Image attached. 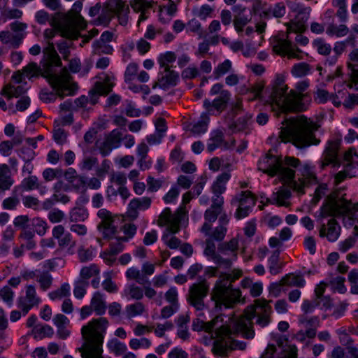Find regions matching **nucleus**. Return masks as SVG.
I'll list each match as a JSON object with an SVG mask.
<instances>
[{"mask_svg": "<svg viewBox=\"0 0 358 358\" xmlns=\"http://www.w3.org/2000/svg\"><path fill=\"white\" fill-rule=\"evenodd\" d=\"M271 301L265 299H256L252 305L247 308L243 315L234 322L232 329L224 324L217 328L211 336L214 339L212 349L213 353L226 357L231 350H244L247 346L246 343L232 339L231 335L241 334L245 339H252L255 334L252 319L255 318V324L261 327L267 326L271 322L272 313V308L269 304Z\"/></svg>", "mask_w": 358, "mask_h": 358, "instance_id": "f257e3e1", "label": "nucleus"}, {"mask_svg": "<svg viewBox=\"0 0 358 358\" xmlns=\"http://www.w3.org/2000/svg\"><path fill=\"white\" fill-rule=\"evenodd\" d=\"M299 164V160L292 157H287L284 160L270 154L266 155L259 162V169L271 176L278 175L286 183L300 194H303V189L308 185L316 183L317 178L309 167L306 166L303 178L294 180V171Z\"/></svg>", "mask_w": 358, "mask_h": 358, "instance_id": "f03ea898", "label": "nucleus"}, {"mask_svg": "<svg viewBox=\"0 0 358 358\" xmlns=\"http://www.w3.org/2000/svg\"><path fill=\"white\" fill-rule=\"evenodd\" d=\"M308 87V80H301L296 84L295 90H292L287 93V85L282 78L278 77L274 82L271 94L272 104L285 113L303 111L306 110V106L302 102L305 96L303 92Z\"/></svg>", "mask_w": 358, "mask_h": 358, "instance_id": "7ed1b4c3", "label": "nucleus"}, {"mask_svg": "<svg viewBox=\"0 0 358 358\" xmlns=\"http://www.w3.org/2000/svg\"><path fill=\"white\" fill-rule=\"evenodd\" d=\"M56 34L53 29H46L43 36L48 40L47 46L43 49V66H47L45 76L49 78L50 83L59 89V93L70 94L75 90L76 85L71 84L69 81V73L66 69H63L59 73H55L52 71L53 66H60L62 62L59 56L55 50L54 43L50 40L52 39Z\"/></svg>", "mask_w": 358, "mask_h": 358, "instance_id": "20e7f679", "label": "nucleus"}, {"mask_svg": "<svg viewBox=\"0 0 358 358\" xmlns=\"http://www.w3.org/2000/svg\"><path fill=\"white\" fill-rule=\"evenodd\" d=\"M108 326L109 322L107 318L101 317L92 319L82 327L83 343L78 348L82 358L100 357L101 352H103L102 346Z\"/></svg>", "mask_w": 358, "mask_h": 358, "instance_id": "39448f33", "label": "nucleus"}, {"mask_svg": "<svg viewBox=\"0 0 358 358\" xmlns=\"http://www.w3.org/2000/svg\"><path fill=\"white\" fill-rule=\"evenodd\" d=\"M242 275L240 270L234 271L233 275L220 273L210 292V299L215 304V308L221 310L232 308L240 302H244L239 289L234 288L232 282Z\"/></svg>", "mask_w": 358, "mask_h": 358, "instance_id": "423d86ee", "label": "nucleus"}, {"mask_svg": "<svg viewBox=\"0 0 358 358\" xmlns=\"http://www.w3.org/2000/svg\"><path fill=\"white\" fill-rule=\"evenodd\" d=\"M317 127L316 124L302 115L290 120L287 126L280 131L279 138L282 142H291L299 148L317 145L320 141L313 133Z\"/></svg>", "mask_w": 358, "mask_h": 358, "instance_id": "0eeeda50", "label": "nucleus"}, {"mask_svg": "<svg viewBox=\"0 0 358 358\" xmlns=\"http://www.w3.org/2000/svg\"><path fill=\"white\" fill-rule=\"evenodd\" d=\"M344 215L358 224V203L352 204L338 193L329 194L321 207L320 217Z\"/></svg>", "mask_w": 358, "mask_h": 358, "instance_id": "6e6552de", "label": "nucleus"}, {"mask_svg": "<svg viewBox=\"0 0 358 358\" xmlns=\"http://www.w3.org/2000/svg\"><path fill=\"white\" fill-rule=\"evenodd\" d=\"M82 6L81 1H76L71 10L65 15L63 21L57 26V29L62 36L77 38L79 36V30L86 27V22L80 14Z\"/></svg>", "mask_w": 358, "mask_h": 358, "instance_id": "1a4fd4ad", "label": "nucleus"}, {"mask_svg": "<svg viewBox=\"0 0 358 358\" xmlns=\"http://www.w3.org/2000/svg\"><path fill=\"white\" fill-rule=\"evenodd\" d=\"M129 8L123 0H107L98 17L99 24H107L116 16L119 24L126 26L129 22Z\"/></svg>", "mask_w": 358, "mask_h": 358, "instance_id": "9d476101", "label": "nucleus"}, {"mask_svg": "<svg viewBox=\"0 0 358 358\" xmlns=\"http://www.w3.org/2000/svg\"><path fill=\"white\" fill-rule=\"evenodd\" d=\"M99 80L96 81L94 87L89 92V103L95 105L100 96H106L108 94L115 85V77L113 74L109 75L101 73L98 76Z\"/></svg>", "mask_w": 358, "mask_h": 358, "instance_id": "9b49d317", "label": "nucleus"}, {"mask_svg": "<svg viewBox=\"0 0 358 358\" xmlns=\"http://www.w3.org/2000/svg\"><path fill=\"white\" fill-rule=\"evenodd\" d=\"M208 291L209 285L205 280L194 283L189 287L187 301L196 311L203 310L206 308L204 298L207 296Z\"/></svg>", "mask_w": 358, "mask_h": 358, "instance_id": "f8f14e48", "label": "nucleus"}, {"mask_svg": "<svg viewBox=\"0 0 358 358\" xmlns=\"http://www.w3.org/2000/svg\"><path fill=\"white\" fill-rule=\"evenodd\" d=\"M183 216L181 209H178L174 213L169 208H166L159 215L157 224L159 227H166V231L171 234H176L180 230V224Z\"/></svg>", "mask_w": 358, "mask_h": 358, "instance_id": "ddd939ff", "label": "nucleus"}, {"mask_svg": "<svg viewBox=\"0 0 358 358\" xmlns=\"http://www.w3.org/2000/svg\"><path fill=\"white\" fill-rule=\"evenodd\" d=\"M41 301L35 285H27L25 286L24 294L17 299V306L25 315L31 308L38 307Z\"/></svg>", "mask_w": 358, "mask_h": 358, "instance_id": "4468645a", "label": "nucleus"}, {"mask_svg": "<svg viewBox=\"0 0 358 358\" xmlns=\"http://www.w3.org/2000/svg\"><path fill=\"white\" fill-rule=\"evenodd\" d=\"M256 199L250 191H243L232 200L231 204L238 207L236 217L241 219L246 217L250 210L255 205Z\"/></svg>", "mask_w": 358, "mask_h": 358, "instance_id": "2eb2a0df", "label": "nucleus"}, {"mask_svg": "<svg viewBox=\"0 0 358 358\" xmlns=\"http://www.w3.org/2000/svg\"><path fill=\"white\" fill-rule=\"evenodd\" d=\"M100 219L97 228L104 238H112L117 233L115 225V215L109 210L101 208L97 213Z\"/></svg>", "mask_w": 358, "mask_h": 358, "instance_id": "dca6fc26", "label": "nucleus"}, {"mask_svg": "<svg viewBox=\"0 0 358 358\" xmlns=\"http://www.w3.org/2000/svg\"><path fill=\"white\" fill-rule=\"evenodd\" d=\"M273 50L279 55H286L289 58H301V51L289 39L277 38L273 45Z\"/></svg>", "mask_w": 358, "mask_h": 358, "instance_id": "f3484780", "label": "nucleus"}, {"mask_svg": "<svg viewBox=\"0 0 358 358\" xmlns=\"http://www.w3.org/2000/svg\"><path fill=\"white\" fill-rule=\"evenodd\" d=\"M339 143L337 141L329 142L320 162V167L324 169L328 165H332L333 167H338L340 162L338 159V150Z\"/></svg>", "mask_w": 358, "mask_h": 358, "instance_id": "a211bd4d", "label": "nucleus"}, {"mask_svg": "<svg viewBox=\"0 0 358 358\" xmlns=\"http://www.w3.org/2000/svg\"><path fill=\"white\" fill-rule=\"evenodd\" d=\"M204 254L211 259L219 267L225 268L231 266V260L228 258H224L220 252H216L215 245L211 238L206 239Z\"/></svg>", "mask_w": 358, "mask_h": 358, "instance_id": "6ab92c4d", "label": "nucleus"}, {"mask_svg": "<svg viewBox=\"0 0 358 358\" xmlns=\"http://www.w3.org/2000/svg\"><path fill=\"white\" fill-rule=\"evenodd\" d=\"M310 8H299L294 20L288 25L287 31L290 32H302L306 29V23L310 15Z\"/></svg>", "mask_w": 358, "mask_h": 358, "instance_id": "aec40b11", "label": "nucleus"}, {"mask_svg": "<svg viewBox=\"0 0 358 358\" xmlns=\"http://www.w3.org/2000/svg\"><path fill=\"white\" fill-rule=\"evenodd\" d=\"M162 70L160 71L158 81L155 83L152 87L156 88L159 86L161 88L166 89L171 86H175L177 84L179 76L178 73L171 70V68H161Z\"/></svg>", "mask_w": 358, "mask_h": 358, "instance_id": "412c9836", "label": "nucleus"}, {"mask_svg": "<svg viewBox=\"0 0 358 358\" xmlns=\"http://www.w3.org/2000/svg\"><path fill=\"white\" fill-rule=\"evenodd\" d=\"M151 199L149 197L135 198L130 201L127 211V217L134 220L138 215V210H145L150 208Z\"/></svg>", "mask_w": 358, "mask_h": 358, "instance_id": "4be33fe9", "label": "nucleus"}, {"mask_svg": "<svg viewBox=\"0 0 358 358\" xmlns=\"http://www.w3.org/2000/svg\"><path fill=\"white\" fill-rule=\"evenodd\" d=\"M122 138V134L120 131L113 130L106 136L103 145L100 148L101 155L103 156L108 155L113 149L120 147Z\"/></svg>", "mask_w": 358, "mask_h": 358, "instance_id": "5701e85b", "label": "nucleus"}, {"mask_svg": "<svg viewBox=\"0 0 358 358\" xmlns=\"http://www.w3.org/2000/svg\"><path fill=\"white\" fill-rule=\"evenodd\" d=\"M341 227L337 221L332 218L330 219L327 224H323L320 229L319 235L320 237H326L329 241H336L340 235Z\"/></svg>", "mask_w": 358, "mask_h": 358, "instance_id": "b1692460", "label": "nucleus"}, {"mask_svg": "<svg viewBox=\"0 0 358 358\" xmlns=\"http://www.w3.org/2000/svg\"><path fill=\"white\" fill-rule=\"evenodd\" d=\"M218 252L224 257L231 260V262L237 258L238 249V241L236 238H231L228 242H223L218 245Z\"/></svg>", "mask_w": 358, "mask_h": 358, "instance_id": "393cba45", "label": "nucleus"}, {"mask_svg": "<svg viewBox=\"0 0 358 358\" xmlns=\"http://www.w3.org/2000/svg\"><path fill=\"white\" fill-rule=\"evenodd\" d=\"M222 322L223 318L222 315H217L212 320L207 322L202 318H196L192 322V329L196 331H205L206 332H210L219 323Z\"/></svg>", "mask_w": 358, "mask_h": 358, "instance_id": "a878e982", "label": "nucleus"}, {"mask_svg": "<svg viewBox=\"0 0 358 358\" xmlns=\"http://www.w3.org/2000/svg\"><path fill=\"white\" fill-rule=\"evenodd\" d=\"M43 69H44V72L42 73V76L48 79L49 83L51 85L52 88L56 91V94L52 93V92H48L42 91L41 93V95H40L41 99L43 101L45 102V103H49V102L55 101L56 99H57V95L61 96V97H64V96H68L69 94L59 93L60 92H59V89H57L56 87H54V86H52V85L50 83V82L49 80V78L47 76H45L46 71H47V66H43ZM71 76L69 75V82L71 84H74L76 85V88L69 95L73 94L75 93V92L77 90V89H78L77 85L75 83L71 82Z\"/></svg>", "mask_w": 358, "mask_h": 358, "instance_id": "bb28decb", "label": "nucleus"}, {"mask_svg": "<svg viewBox=\"0 0 358 358\" xmlns=\"http://www.w3.org/2000/svg\"><path fill=\"white\" fill-rule=\"evenodd\" d=\"M90 306L94 309V312H95L96 315H103L107 309L104 294L100 292H94L91 299Z\"/></svg>", "mask_w": 358, "mask_h": 358, "instance_id": "cd10ccee", "label": "nucleus"}, {"mask_svg": "<svg viewBox=\"0 0 358 358\" xmlns=\"http://www.w3.org/2000/svg\"><path fill=\"white\" fill-rule=\"evenodd\" d=\"M222 146H224L225 148H228L227 143L224 140L223 132L220 130L213 131L210 134V137L208 141L207 150L211 152Z\"/></svg>", "mask_w": 358, "mask_h": 358, "instance_id": "c85d7f7f", "label": "nucleus"}, {"mask_svg": "<svg viewBox=\"0 0 358 358\" xmlns=\"http://www.w3.org/2000/svg\"><path fill=\"white\" fill-rule=\"evenodd\" d=\"M13 184L8 165L0 164V192L10 189Z\"/></svg>", "mask_w": 358, "mask_h": 358, "instance_id": "c756f323", "label": "nucleus"}, {"mask_svg": "<svg viewBox=\"0 0 358 358\" xmlns=\"http://www.w3.org/2000/svg\"><path fill=\"white\" fill-rule=\"evenodd\" d=\"M60 114L62 117V123L64 124H71L73 122L72 111L75 110L73 103L69 100L64 101L59 106Z\"/></svg>", "mask_w": 358, "mask_h": 358, "instance_id": "7c9ffc66", "label": "nucleus"}, {"mask_svg": "<svg viewBox=\"0 0 358 358\" xmlns=\"http://www.w3.org/2000/svg\"><path fill=\"white\" fill-rule=\"evenodd\" d=\"M35 236L34 231L31 229H24L19 235V238L22 241V247L27 250H32L36 245V241L34 238Z\"/></svg>", "mask_w": 358, "mask_h": 358, "instance_id": "2f4dec72", "label": "nucleus"}, {"mask_svg": "<svg viewBox=\"0 0 358 358\" xmlns=\"http://www.w3.org/2000/svg\"><path fill=\"white\" fill-rule=\"evenodd\" d=\"M0 41L3 44L8 45L13 48H17L22 43V37L15 36L9 31H0Z\"/></svg>", "mask_w": 358, "mask_h": 358, "instance_id": "473e14b6", "label": "nucleus"}, {"mask_svg": "<svg viewBox=\"0 0 358 358\" xmlns=\"http://www.w3.org/2000/svg\"><path fill=\"white\" fill-rule=\"evenodd\" d=\"M233 71V64L229 59H225L219 63L213 69V76L215 80H218L227 73Z\"/></svg>", "mask_w": 358, "mask_h": 358, "instance_id": "72a5a7b5", "label": "nucleus"}, {"mask_svg": "<svg viewBox=\"0 0 358 358\" xmlns=\"http://www.w3.org/2000/svg\"><path fill=\"white\" fill-rule=\"evenodd\" d=\"M251 119L252 115L249 114L240 117L236 122L230 124L229 129L233 133L244 131L249 128Z\"/></svg>", "mask_w": 358, "mask_h": 358, "instance_id": "f704fd0d", "label": "nucleus"}, {"mask_svg": "<svg viewBox=\"0 0 358 358\" xmlns=\"http://www.w3.org/2000/svg\"><path fill=\"white\" fill-rule=\"evenodd\" d=\"M299 322L304 329V330L313 329L315 332V336H316L317 328L320 325V320L318 317H308L306 315H303L300 316Z\"/></svg>", "mask_w": 358, "mask_h": 358, "instance_id": "c9c22d12", "label": "nucleus"}, {"mask_svg": "<svg viewBox=\"0 0 358 358\" xmlns=\"http://www.w3.org/2000/svg\"><path fill=\"white\" fill-rule=\"evenodd\" d=\"M31 333L35 338L43 339L46 337H52L54 330L48 324H37L33 328Z\"/></svg>", "mask_w": 358, "mask_h": 358, "instance_id": "e433bc0d", "label": "nucleus"}, {"mask_svg": "<svg viewBox=\"0 0 358 358\" xmlns=\"http://www.w3.org/2000/svg\"><path fill=\"white\" fill-rule=\"evenodd\" d=\"M100 269L94 264L83 266L80 271V280L88 281L90 278L99 276Z\"/></svg>", "mask_w": 358, "mask_h": 358, "instance_id": "4c0bfd02", "label": "nucleus"}, {"mask_svg": "<svg viewBox=\"0 0 358 358\" xmlns=\"http://www.w3.org/2000/svg\"><path fill=\"white\" fill-rule=\"evenodd\" d=\"M24 92L25 89L22 86H15L10 83L3 87L1 94L10 99L13 97H18Z\"/></svg>", "mask_w": 358, "mask_h": 358, "instance_id": "58836bf2", "label": "nucleus"}, {"mask_svg": "<svg viewBox=\"0 0 358 358\" xmlns=\"http://www.w3.org/2000/svg\"><path fill=\"white\" fill-rule=\"evenodd\" d=\"M229 178L230 174L229 173H223L220 175L212 187L213 193L217 195L222 194L226 189L225 185Z\"/></svg>", "mask_w": 358, "mask_h": 358, "instance_id": "ea45409f", "label": "nucleus"}, {"mask_svg": "<svg viewBox=\"0 0 358 358\" xmlns=\"http://www.w3.org/2000/svg\"><path fill=\"white\" fill-rule=\"evenodd\" d=\"M137 231V226L131 222L124 223L120 228V232L123 233V236H120L119 238L122 242H127L134 237Z\"/></svg>", "mask_w": 358, "mask_h": 358, "instance_id": "a19ab883", "label": "nucleus"}, {"mask_svg": "<svg viewBox=\"0 0 358 358\" xmlns=\"http://www.w3.org/2000/svg\"><path fill=\"white\" fill-rule=\"evenodd\" d=\"M326 32L329 36L343 37L348 34L349 29L345 24L337 25L336 24L331 23L328 25Z\"/></svg>", "mask_w": 358, "mask_h": 358, "instance_id": "79ce46f5", "label": "nucleus"}, {"mask_svg": "<svg viewBox=\"0 0 358 358\" xmlns=\"http://www.w3.org/2000/svg\"><path fill=\"white\" fill-rule=\"evenodd\" d=\"M53 278L48 271H43L36 276V282L39 284L40 289L45 292L52 285Z\"/></svg>", "mask_w": 358, "mask_h": 358, "instance_id": "37998d69", "label": "nucleus"}, {"mask_svg": "<svg viewBox=\"0 0 358 358\" xmlns=\"http://www.w3.org/2000/svg\"><path fill=\"white\" fill-rule=\"evenodd\" d=\"M282 282L288 286L303 287L306 281L302 275L289 273L282 278Z\"/></svg>", "mask_w": 358, "mask_h": 358, "instance_id": "c03bdc74", "label": "nucleus"}, {"mask_svg": "<svg viewBox=\"0 0 358 358\" xmlns=\"http://www.w3.org/2000/svg\"><path fill=\"white\" fill-rule=\"evenodd\" d=\"M209 117L206 114H203L201 119L195 123L190 129L191 133L194 135H201L207 131Z\"/></svg>", "mask_w": 358, "mask_h": 358, "instance_id": "a18cd8bd", "label": "nucleus"}, {"mask_svg": "<svg viewBox=\"0 0 358 358\" xmlns=\"http://www.w3.org/2000/svg\"><path fill=\"white\" fill-rule=\"evenodd\" d=\"M107 346L109 350L117 356L124 355L127 350L126 345L116 338L110 340Z\"/></svg>", "mask_w": 358, "mask_h": 358, "instance_id": "49530a36", "label": "nucleus"}, {"mask_svg": "<svg viewBox=\"0 0 358 358\" xmlns=\"http://www.w3.org/2000/svg\"><path fill=\"white\" fill-rule=\"evenodd\" d=\"M145 310V306L141 302H136L133 304H130L125 308L126 315L128 318L141 315Z\"/></svg>", "mask_w": 358, "mask_h": 358, "instance_id": "de8ad7c7", "label": "nucleus"}, {"mask_svg": "<svg viewBox=\"0 0 358 358\" xmlns=\"http://www.w3.org/2000/svg\"><path fill=\"white\" fill-rule=\"evenodd\" d=\"M231 94L228 90L222 92L219 96L212 101L213 107L217 110H224L230 99Z\"/></svg>", "mask_w": 358, "mask_h": 358, "instance_id": "09e8293b", "label": "nucleus"}, {"mask_svg": "<svg viewBox=\"0 0 358 358\" xmlns=\"http://www.w3.org/2000/svg\"><path fill=\"white\" fill-rule=\"evenodd\" d=\"M70 295V285L69 283H64L59 288L52 291L48 294L51 300L61 299Z\"/></svg>", "mask_w": 358, "mask_h": 358, "instance_id": "8fccbe9b", "label": "nucleus"}, {"mask_svg": "<svg viewBox=\"0 0 358 358\" xmlns=\"http://www.w3.org/2000/svg\"><path fill=\"white\" fill-rule=\"evenodd\" d=\"M124 295L130 299L140 300L143 297V290L140 287L133 284L124 289Z\"/></svg>", "mask_w": 358, "mask_h": 358, "instance_id": "3c124183", "label": "nucleus"}, {"mask_svg": "<svg viewBox=\"0 0 358 358\" xmlns=\"http://www.w3.org/2000/svg\"><path fill=\"white\" fill-rule=\"evenodd\" d=\"M291 196V192L289 189H282L275 194L274 201L281 206H288L289 203L287 201Z\"/></svg>", "mask_w": 358, "mask_h": 358, "instance_id": "603ef678", "label": "nucleus"}, {"mask_svg": "<svg viewBox=\"0 0 358 358\" xmlns=\"http://www.w3.org/2000/svg\"><path fill=\"white\" fill-rule=\"evenodd\" d=\"M88 217V213L86 210L81 208H74L69 213V220L72 222L77 223L83 222Z\"/></svg>", "mask_w": 358, "mask_h": 358, "instance_id": "864d4df0", "label": "nucleus"}, {"mask_svg": "<svg viewBox=\"0 0 358 358\" xmlns=\"http://www.w3.org/2000/svg\"><path fill=\"white\" fill-rule=\"evenodd\" d=\"M9 27L15 36L22 37V41L26 36V29L27 28V24L26 23L16 20L10 23Z\"/></svg>", "mask_w": 358, "mask_h": 358, "instance_id": "5fc2aeb1", "label": "nucleus"}, {"mask_svg": "<svg viewBox=\"0 0 358 358\" xmlns=\"http://www.w3.org/2000/svg\"><path fill=\"white\" fill-rule=\"evenodd\" d=\"M315 332L313 329L310 330H304L300 329L296 334L294 335V338L299 342L302 343H305L306 345H309L310 341L308 338H315Z\"/></svg>", "mask_w": 358, "mask_h": 358, "instance_id": "6e6d98bb", "label": "nucleus"}, {"mask_svg": "<svg viewBox=\"0 0 358 358\" xmlns=\"http://www.w3.org/2000/svg\"><path fill=\"white\" fill-rule=\"evenodd\" d=\"M62 175L63 170L61 169L48 168L42 173L43 178L45 182H50L55 179L59 178Z\"/></svg>", "mask_w": 358, "mask_h": 358, "instance_id": "4d7b16f0", "label": "nucleus"}, {"mask_svg": "<svg viewBox=\"0 0 358 358\" xmlns=\"http://www.w3.org/2000/svg\"><path fill=\"white\" fill-rule=\"evenodd\" d=\"M89 285V282L85 280H77L75 283L73 289V294L77 299H83L87 293V288Z\"/></svg>", "mask_w": 358, "mask_h": 358, "instance_id": "13d9d810", "label": "nucleus"}, {"mask_svg": "<svg viewBox=\"0 0 358 358\" xmlns=\"http://www.w3.org/2000/svg\"><path fill=\"white\" fill-rule=\"evenodd\" d=\"M313 45L317 52L322 55H329L331 51V45L321 38L315 40Z\"/></svg>", "mask_w": 358, "mask_h": 358, "instance_id": "bf43d9fd", "label": "nucleus"}, {"mask_svg": "<svg viewBox=\"0 0 358 358\" xmlns=\"http://www.w3.org/2000/svg\"><path fill=\"white\" fill-rule=\"evenodd\" d=\"M251 20V17H248L244 15L236 14L234 17V25L238 33L242 32L243 27Z\"/></svg>", "mask_w": 358, "mask_h": 358, "instance_id": "052dcab7", "label": "nucleus"}, {"mask_svg": "<svg viewBox=\"0 0 358 358\" xmlns=\"http://www.w3.org/2000/svg\"><path fill=\"white\" fill-rule=\"evenodd\" d=\"M94 257L91 248L80 245L78 249V257L80 262L85 263L92 260Z\"/></svg>", "mask_w": 358, "mask_h": 358, "instance_id": "680f3d73", "label": "nucleus"}, {"mask_svg": "<svg viewBox=\"0 0 358 358\" xmlns=\"http://www.w3.org/2000/svg\"><path fill=\"white\" fill-rule=\"evenodd\" d=\"M176 59V54L173 52H166L164 54L160 55L158 58L160 68H170L169 64L173 62Z\"/></svg>", "mask_w": 358, "mask_h": 358, "instance_id": "e2e57ef3", "label": "nucleus"}, {"mask_svg": "<svg viewBox=\"0 0 358 358\" xmlns=\"http://www.w3.org/2000/svg\"><path fill=\"white\" fill-rule=\"evenodd\" d=\"M310 71V66L306 63H299L293 66L292 73L296 77L306 76Z\"/></svg>", "mask_w": 358, "mask_h": 358, "instance_id": "0e129e2a", "label": "nucleus"}, {"mask_svg": "<svg viewBox=\"0 0 358 358\" xmlns=\"http://www.w3.org/2000/svg\"><path fill=\"white\" fill-rule=\"evenodd\" d=\"M138 66L136 63H130L124 73V80L127 83L133 81L138 75Z\"/></svg>", "mask_w": 358, "mask_h": 358, "instance_id": "69168bd1", "label": "nucleus"}, {"mask_svg": "<svg viewBox=\"0 0 358 358\" xmlns=\"http://www.w3.org/2000/svg\"><path fill=\"white\" fill-rule=\"evenodd\" d=\"M58 245L59 248H64L65 247L69 246L68 249V252L70 254L73 253V248L76 246V242L72 241V236L71 234L69 233H67L63 236V237L60 238L58 240Z\"/></svg>", "mask_w": 358, "mask_h": 358, "instance_id": "338daca9", "label": "nucleus"}, {"mask_svg": "<svg viewBox=\"0 0 358 358\" xmlns=\"http://www.w3.org/2000/svg\"><path fill=\"white\" fill-rule=\"evenodd\" d=\"M22 71L26 77L31 78L38 76L41 72V69L36 63L31 62L22 69Z\"/></svg>", "mask_w": 358, "mask_h": 358, "instance_id": "774afa93", "label": "nucleus"}]
</instances>
